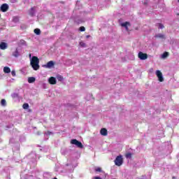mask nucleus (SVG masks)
Masks as SVG:
<instances>
[{"instance_id": "nucleus-15", "label": "nucleus", "mask_w": 179, "mask_h": 179, "mask_svg": "<svg viewBox=\"0 0 179 179\" xmlns=\"http://www.w3.org/2000/svg\"><path fill=\"white\" fill-rule=\"evenodd\" d=\"M35 8L36 7L31 8V9L29 11V13L31 17H34V15L36 14V10H34Z\"/></svg>"}, {"instance_id": "nucleus-13", "label": "nucleus", "mask_w": 179, "mask_h": 179, "mask_svg": "<svg viewBox=\"0 0 179 179\" xmlns=\"http://www.w3.org/2000/svg\"><path fill=\"white\" fill-rule=\"evenodd\" d=\"M122 27H124L126 29L127 31H128V26H131V24L129 22H125L120 24Z\"/></svg>"}, {"instance_id": "nucleus-3", "label": "nucleus", "mask_w": 179, "mask_h": 179, "mask_svg": "<svg viewBox=\"0 0 179 179\" xmlns=\"http://www.w3.org/2000/svg\"><path fill=\"white\" fill-rule=\"evenodd\" d=\"M60 152L63 156H71L73 153V150L66 148H62Z\"/></svg>"}, {"instance_id": "nucleus-36", "label": "nucleus", "mask_w": 179, "mask_h": 179, "mask_svg": "<svg viewBox=\"0 0 179 179\" xmlns=\"http://www.w3.org/2000/svg\"><path fill=\"white\" fill-rule=\"evenodd\" d=\"M80 47L85 48V47H86V43L81 41V42H80Z\"/></svg>"}, {"instance_id": "nucleus-7", "label": "nucleus", "mask_w": 179, "mask_h": 179, "mask_svg": "<svg viewBox=\"0 0 179 179\" xmlns=\"http://www.w3.org/2000/svg\"><path fill=\"white\" fill-rule=\"evenodd\" d=\"M155 73H156V76L158 78V80L160 82H164V78H163V73H162V71H160V70H157Z\"/></svg>"}, {"instance_id": "nucleus-35", "label": "nucleus", "mask_w": 179, "mask_h": 179, "mask_svg": "<svg viewBox=\"0 0 179 179\" xmlns=\"http://www.w3.org/2000/svg\"><path fill=\"white\" fill-rule=\"evenodd\" d=\"M95 171L101 173L103 171L101 170V168L98 167V168L95 169Z\"/></svg>"}, {"instance_id": "nucleus-25", "label": "nucleus", "mask_w": 179, "mask_h": 179, "mask_svg": "<svg viewBox=\"0 0 179 179\" xmlns=\"http://www.w3.org/2000/svg\"><path fill=\"white\" fill-rule=\"evenodd\" d=\"M11 97L13 99H19V94L14 92V93L11 94Z\"/></svg>"}, {"instance_id": "nucleus-40", "label": "nucleus", "mask_w": 179, "mask_h": 179, "mask_svg": "<svg viewBox=\"0 0 179 179\" xmlns=\"http://www.w3.org/2000/svg\"><path fill=\"white\" fill-rule=\"evenodd\" d=\"M44 177H45V176H51V173L46 172L43 174Z\"/></svg>"}, {"instance_id": "nucleus-48", "label": "nucleus", "mask_w": 179, "mask_h": 179, "mask_svg": "<svg viewBox=\"0 0 179 179\" xmlns=\"http://www.w3.org/2000/svg\"><path fill=\"white\" fill-rule=\"evenodd\" d=\"M144 4H146V2H144Z\"/></svg>"}, {"instance_id": "nucleus-43", "label": "nucleus", "mask_w": 179, "mask_h": 179, "mask_svg": "<svg viewBox=\"0 0 179 179\" xmlns=\"http://www.w3.org/2000/svg\"><path fill=\"white\" fill-rule=\"evenodd\" d=\"M20 147V145L19 144L16 145V149L17 150H19V148Z\"/></svg>"}, {"instance_id": "nucleus-24", "label": "nucleus", "mask_w": 179, "mask_h": 179, "mask_svg": "<svg viewBox=\"0 0 179 179\" xmlns=\"http://www.w3.org/2000/svg\"><path fill=\"white\" fill-rule=\"evenodd\" d=\"M169 57V52H164L162 56H161V58H162L163 59L167 58Z\"/></svg>"}, {"instance_id": "nucleus-21", "label": "nucleus", "mask_w": 179, "mask_h": 179, "mask_svg": "<svg viewBox=\"0 0 179 179\" xmlns=\"http://www.w3.org/2000/svg\"><path fill=\"white\" fill-rule=\"evenodd\" d=\"M56 78H57V80H59V82L64 81V77L59 74L57 75Z\"/></svg>"}, {"instance_id": "nucleus-51", "label": "nucleus", "mask_w": 179, "mask_h": 179, "mask_svg": "<svg viewBox=\"0 0 179 179\" xmlns=\"http://www.w3.org/2000/svg\"><path fill=\"white\" fill-rule=\"evenodd\" d=\"M178 2H179V0H178Z\"/></svg>"}, {"instance_id": "nucleus-23", "label": "nucleus", "mask_w": 179, "mask_h": 179, "mask_svg": "<svg viewBox=\"0 0 179 179\" xmlns=\"http://www.w3.org/2000/svg\"><path fill=\"white\" fill-rule=\"evenodd\" d=\"M20 45H24V47H26L27 45V43H26V41L23 39H21L20 41V43H19Z\"/></svg>"}, {"instance_id": "nucleus-10", "label": "nucleus", "mask_w": 179, "mask_h": 179, "mask_svg": "<svg viewBox=\"0 0 179 179\" xmlns=\"http://www.w3.org/2000/svg\"><path fill=\"white\" fill-rule=\"evenodd\" d=\"M55 65V63L53 61H50L48 62L46 64H44L43 66V68H48V69H51L52 66Z\"/></svg>"}, {"instance_id": "nucleus-17", "label": "nucleus", "mask_w": 179, "mask_h": 179, "mask_svg": "<svg viewBox=\"0 0 179 179\" xmlns=\"http://www.w3.org/2000/svg\"><path fill=\"white\" fill-rule=\"evenodd\" d=\"M36 82V78L34 77H29L28 78V83H34Z\"/></svg>"}, {"instance_id": "nucleus-22", "label": "nucleus", "mask_w": 179, "mask_h": 179, "mask_svg": "<svg viewBox=\"0 0 179 179\" xmlns=\"http://www.w3.org/2000/svg\"><path fill=\"white\" fill-rule=\"evenodd\" d=\"M155 38H166V37H164V34H158L155 35Z\"/></svg>"}, {"instance_id": "nucleus-29", "label": "nucleus", "mask_w": 179, "mask_h": 179, "mask_svg": "<svg viewBox=\"0 0 179 179\" xmlns=\"http://www.w3.org/2000/svg\"><path fill=\"white\" fill-rule=\"evenodd\" d=\"M157 26L158 27V29H164V25H163L162 23L157 24Z\"/></svg>"}, {"instance_id": "nucleus-18", "label": "nucleus", "mask_w": 179, "mask_h": 179, "mask_svg": "<svg viewBox=\"0 0 179 179\" xmlns=\"http://www.w3.org/2000/svg\"><path fill=\"white\" fill-rule=\"evenodd\" d=\"M3 72H4V73H10V68H9L8 66H5L3 68Z\"/></svg>"}, {"instance_id": "nucleus-49", "label": "nucleus", "mask_w": 179, "mask_h": 179, "mask_svg": "<svg viewBox=\"0 0 179 179\" xmlns=\"http://www.w3.org/2000/svg\"><path fill=\"white\" fill-rule=\"evenodd\" d=\"M38 148H40V145H38Z\"/></svg>"}, {"instance_id": "nucleus-50", "label": "nucleus", "mask_w": 179, "mask_h": 179, "mask_svg": "<svg viewBox=\"0 0 179 179\" xmlns=\"http://www.w3.org/2000/svg\"><path fill=\"white\" fill-rule=\"evenodd\" d=\"M145 1H146V2H147L148 0H145Z\"/></svg>"}, {"instance_id": "nucleus-4", "label": "nucleus", "mask_w": 179, "mask_h": 179, "mask_svg": "<svg viewBox=\"0 0 179 179\" xmlns=\"http://www.w3.org/2000/svg\"><path fill=\"white\" fill-rule=\"evenodd\" d=\"M27 159L31 162V163H36L37 161V155L35 152H32L27 156Z\"/></svg>"}, {"instance_id": "nucleus-47", "label": "nucleus", "mask_w": 179, "mask_h": 179, "mask_svg": "<svg viewBox=\"0 0 179 179\" xmlns=\"http://www.w3.org/2000/svg\"><path fill=\"white\" fill-rule=\"evenodd\" d=\"M78 23V24L80 23V21H79Z\"/></svg>"}, {"instance_id": "nucleus-19", "label": "nucleus", "mask_w": 179, "mask_h": 179, "mask_svg": "<svg viewBox=\"0 0 179 179\" xmlns=\"http://www.w3.org/2000/svg\"><path fill=\"white\" fill-rule=\"evenodd\" d=\"M19 20H20L19 16H14L13 17V23H19Z\"/></svg>"}, {"instance_id": "nucleus-9", "label": "nucleus", "mask_w": 179, "mask_h": 179, "mask_svg": "<svg viewBox=\"0 0 179 179\" xmlns=\"http://www.w3.org/2000/svg\"><path fill=\"white\" fill-rule=\"evenodd\" d=\"M138 58L142 61H145V59H148V54L143 53L142 52H138Z\"/></svg>"}, {"instance_id": "nucleus-28", "label": "nucleus", "mask_w": 179, "mask_h": 179, "mask_svg": "<svg viewBox=\"0 0 179 179\" xmlns=\"http://www.w3.org/2000/svg\"><path fill=\"white\" fill-rule=\"evenodd\" d=\"M29 103H25L22 105V108H24V110H27L29 108Z\"/></svg>"}, {"instance_id": "nucleus-33", "label": "nucleus", "mask_w": 179, "mask_h": 179, "mask_svg": "<svg viewBox=\"0 0 179 179\" xmlns=\"http://www.w3.org/2000/svg\"><path fill=\"white\" fill-rule=\"evenodd\" d=\"M19 140L20 142H24V141H26V138L24 136H21Z\"/></svg>"}, {"instance_id": "nucleus-31", "label": "nucleus", "mask_w": 179, "mask_h": 179, "mask_svg": "<svg viewBox=\"0 0 179 179\" xmlns=\"http://www.w3.org/2000/svg\"><path fill=\"white\" fill-rule=\"evenodd\" d=\"M92 94H89L88 95H87V96L85 97V99L89 101V100L92 99Z\"/></svg>"}, {"instance_id": "nucleus-39", "label": "nucleus", "mask_w": 179, "mask_h": 179, "mask_svg": "<svg viewBox=\"0 0 179 179\" xmlns=\"http://www.w3.org/2000/svg\"><path fill=\"white\" fill-rule=\"evenodd\" d=\"M10 143H15V138H10Z\"/></svg>"}, {"instance_id": "nucleus-5", "label": "nucleus", "mask_w": 179, "mask_h": 179, "mask_svg": "<svg viewBox=\"0 0 179 179\" xmlns=\"http://www.w3.org/2000/svg\"><path fill=\"white\" fill-rule=\"evenodd\" d=\"M71 145H75L76 146H77V148H79L80 149H83V144H82V142L76 139H71Z\"/></svg>"}, {"instance_id": "nucleus-11", "label": "nucleus", "mask_w": 179, "mask_h": 179, "mask_svg": "<svg viewBox=\"0 0 179 179\" xmlns=\"http://www.w3.org/2000/svg\"><path fill=\"white\" fill-rule=\"evenodd\" d=\"M48 80L50 85H56L57 84V78H55V77H50L48 78Z\"/></svg>"}, {"instance_id": "nucleus-42", "label": "nucleus", "mask_w": 179, "mask_h": 179, "mask_svg": "<svg viewBox=\"0 0 179 179\" xmlns=\"http://www.w3.org/2000/svg\"><path fill=\"white\" fill-rule=\"evenodd\" d=\"M93 178L94 179H102L101 178H100V176H95Z\"/></svg>"}, {"instance_id": "nucleus-30", "label": "nucleus", "mask_w": 179, "mask_h": 179, "mask_svg": "<svg viewBox=\"0 0 179 179\" xmlns=\"http://www.w3.org/2000/svg\"><path fill=\"white\" fill-rule=\"evenodd\" d=\"M52 132L47 131L45 133L44 136H45V138H46V136H50V135H52Z\"/></svg>"}, {"instance_id": "nucleus-8", "label": "nucleus", "mask_w": 179, "mask_h": 179, "mask_svg": "<svg viewBox=\"0 0 179 179\" xmlns=\"http://www.w3.org/2000/svg\"><path fill=\"white\" fill-rule=\"evenodd\" d=\"M8 10H9V5H8L7 3H3L0 7V10L1 12H8Z\"/></svg>"}, {"instance_id": "nucleus-14", "label": "nucleus", "mask_w": 179, "mask_h": 179, "mask_svg": "<svg viewBox=\"0 0 179 179\" xmlns=\"http://www.w3.org/2000/svg\"><path fill=\"white\" fill-rule=\"evenodd\" d=\"M6 48H8V43L1 42L0 43V50H6Z\"/></svg>"}, {"instance_id": "nucleus-45", "label": "nucleus", "mask_w": 179, "mask_h": 179, "mask_svg": "<svg viewBox=\"0 0 179 179\" xmlns=\"http://www.w3.org/2000/svg\"><path fill=\"white\" fill-rule=\"evenodd\" d=\"M37 135H40V132H38V133H37Z\"/></svg>"}, {"instance_id": "nucleus-2", "label": "nucleus", "mask_w": 179, "mask_h": 179, "mask_svg": "<svg viewBox=\"0 0 179 179\" xmlns=\"http://www.w3.org/2000/svg\"><path fill=\"white\" fill-rule=\"evenodd\" d=\"M75 167H76V166H73L71 162H68L66 164L63 165V168L66 170V176H68L69 178H72V173L73 172V170H75Z\"/></svg>"}, {"instance_id": "nucleus-38", "label": "nucleus", "mask_w": 179, "mask_h": 179, "mask_svg": "<svg viewBox=\"0 0 179 179\" xmlns=\"http://www.w3.org/2000/svg\"><path fill=\"white\" fill-rule=\"evenodd\" d=\"M11 75H12V76H16V71H15V70H13L11 71Z\"/></svg>"}, {"instance_id": "nucleus-26", "label": "nucleus", "mask_w": 179, "mask_h": 179, "mask_svg": "<svg viewBox=\"0 0 179 179\" xmlns=\"http://www.w3.org/2000/svg\"><path fill=\"white\" fill-rule=\"evenodd\" d=\"M1 106H2L3 107H6V99L1 100Z\"/></svg>"}, {"instance_id": "nucleus-34", "label": "nucleus", "mask_w": 179, "mask_h": 179, "mask_svg": "<svg viewBox=\"0 0 179 179\" xmlns=\"http://www.w3.org/2000/svg\"><path fill=\"white\" fill-rule=\"evenodd\" d=\"M131 157H132V154H131V152H129L126 155L127 159H131Z\"/></svg>"}, {"instance_id": "nucleus-20", "label": "nucleus", "mask_w": 179, "mask_h": 179, "mask_svg": "<svg viewBox=\"0 0 179 179\" xmlns=\"http://www.w3.org/2000/svg\"><path fill=\"white\" fill-rule=\"evenodd\" d=\"M34 31L36 36H40V34H41V30H40L38 28L35 29Z\"/></svg>"}, {"instance_id": "nucleus-12", "label": "nucleus", "mask_w": 179, "mask_h": 179, "mask_svg": "<svg viewBox=\"0 0 179 179\" xmlns=\"http://www.w3.org/2000/svg\"><path fill=\"white\" fill-rule=\"evenodd\" d=\"M13 57H15V58L20 57V52H19V48H17L13 52Z\"/></svg>"}, {"instance_id": "nucleus-37", "label": "nucleus", "mask_w": 179, "mask_h": 179, "mask_svg": "<svg viewBox=\"0 0 179 179\" xmlns=\"http://www.w3.org/2000/svg\"><path fill=\"white\" fill-rule=\"evenodd\" d=\"M85 30H86V28H85V27H80L79 28L80 31H85Z\"/></svg>"}, {"instance_id": "nucleus-27", "label": "nucleus", "mask_w": 179, "mask_h": 179, "mask_svg": "<svg viewBox=\"0 0 179 179\" xmlns=\"http://www.w3.org/2000/svg\"><path fill=\"white\" fill-rule=\"evenodd\" d=\"M20 29H22V30H26V29H27V25H26V24H22L20 25Z\"/></svg>"}, {"instance_id": "nucleus-32", "label": "nucleus", "mask_w": 179, "mask_h": 179, "mask_svg": "<svg viewBox=\"0 0 179 179\" xmlns=\"http://www.w3.org/2000/svg\"><path fill=\"white\" fill-rule=\"evenodd\" d=\"M12 127H13V125H12V124L6 125V126L5 127L6 131H8V129L12 128Z\"/></svg>"}, {"instance_id": "nucleus-46", "label": "nucleus", "mask_w": 179, "mask_h": 179, "mask_svg": "<svg viewBox=\"0 0 179 179\" xmlns=\"http://www.w3.org/2000/svg\"><path fill=\"white\" fill-rule=\"evenodd\" d=\"M173 179H176V177L173 176Z\"/></svg>"}, {"instance_id": "nucleus-6", "label": "nucleus", "mask_w": 179, "mask_h": 179, "mask_svg": "<svg viewBox=\"0 0 179 179\" xmlns=\"http://www.w3.org/2000/svg\"><path fill=\"white\" fill-rule=\"evenodd\" d=\"M122 163H124V161L122 160V155L117 156L115 159V166H122Z\"/></svg>"}, {"instance_id": "nucleus-16", "label": "nucleus", "mask_w": 179, "mask_h": 179, "mask_svg": "<svg viewBox=\"0 0 179 179\" xmlns=\"http://www.w3.org/2000/svg\"><path fill=\"white\" fill-rule=\"evenodd\" d=\"M100 134L101 135H102L103 136H107V129L106 128H102L100 131Z\"/></svg>"}, {"instance_id": "nucleus-1", "label": "nucleus", "mask_w": 179, "mask_h": 179, "mask_svg": "<svg viewBox=\"0 0 179 179\" xmlns=\"http://www.w3.org/2000/svg\"><path fill=\"white\" fill-rule=\"evenodd\" d=\"M30 59V65L33 68L34 71H38L40 69V59L36 56L31 57V54L29 55Z\"/></svg>"}, {"instance_id": "nucleus-41", "label": "nucleus", "mask_w": 179, "mask_h": 179, "mask_svg": "<svg viewBox=\"0 0 179 179\" xmlns=\"http://www.w3.org/2000/svg\"><path fill=\"white\" fill-rule=\"evenodd\" d=\"M11 3H16L17 0H10Z\"/></svg>"}, {"instance_id": "nucleus-44", "label": "nucleus", "mask_w": 179, "mask_h": 179, "mask_svg": "<svg viewBox=\"0 0 179 179\" xmlns=\"http://www.w3.org/2000/svg\"><path fill=\"white\" fill-rule=\"evenodd\" d=\"M90 35H87L86 36V38H90Z\"/></svg>"}]
</instances>
